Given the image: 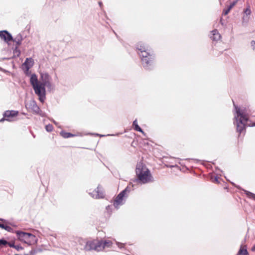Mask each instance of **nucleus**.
I'll list each match as a JSON object with an SVG mask.
<instances>
[{
    "instance_id": "1",
    "label": "nucleus",
    "mask_w": 255,
    "mask_h": 255,
    "mask_svg": "<svg viewBox=\"0 0 255 255\" xmlns=\"http://www.w3.org/2000/svg\"><path fill=\"white\" fill-rule=\"evenodd\" d=\"M40 80L37 76L33 74L31 75L30 82L35 94L38 97L39 100L43 103L46 99V88L48 91L54 90V85L52 83L51 76L46 72L40 73Z\"/></svg>"
},
{
    "instance_id": "2",
    "label": "nucleus",
    "mask_w": 255,
    "mask_h": 255,
    "mask_svg": "<svg viewBox=\"0 0 255 255\" xmlns=\"http://www.w3.org/2000/svg\"><path fill=\"white\" fill-rule=\"evenodd\" d=\"M236 115L235 116L236 119V125L238 131L241 132L245 128L246 125L249 126H255L254 125L248 124L247 123L248 120V116L247 113V110L245 109H240L236 107Z\"/></svg>"
},
{
    "instance_id": "3",
    "label": "nucleus",
    "mask_w": 255,
    "mask_h": 255,
    "mask_svg": "<svg viewBox=\"0 0 255 255\" xmlns=\"http://www.w3.org/2000/svg\"><path fill=\"white\" fill-rule=\"evenodd\" d=\"M136 174L138 180L142 183H147L153 181L149 170L142 163H139L137 164Z\"/></svg>"
},
{
    "instance_id": "4",
    "label": "nucleus",
    "mask_w": 255,
    "mask_h": 255,
    "mask_svg": "<svg viewBox=\"0 0 255 255\" xmlns=\"http://www.w3.org/2000/svg\"><path fill=\"white\" fill-rule=\"evenodd\" d=\"M137 49L140 51V56L142 58V62L144 66H147L152 61V56L147 51V47L142 42H139L137 45Z\"/></svg>"
},
{
    "instance_id": "5",
    "label": "nucleus",
    "mask_w": 255,
    "mask_h": 255,
    "mask_svg": "<svg viewBox=\"0 0 255 255\" xmlns=\"http://www.w3.org/2000/svg\"><path fill=\"white\" fill-rule=\"evenodd\" d=\"M17 239L20 242H23L29 245L34 244L37 243V239L33 235L19 231L15 232Z\"/></svg>"
},
{
    "instance_id": "6",
    "label": "nucleus",
    "mask_w": 255,
    "mask_h": 255,
    "mask_svg": "<svg viewBox=\"0 0 255 255\" xmlns=\"http://www.w3.org/2000/svg\"><path fill=\"white\" fill-rule=\"evenodd\" d=\"M102 241L93 240L88 241L85 246V250L87 251L95 250L97 251H102L104 249Z\"/></svg>"
},
{
    "instance_id": "7",
    "label": "nucleus",
    "mask_w": 255,
    "mask_h": 255,
    "mask_svg": "<svg viewBox=\"0 0 255 255\" xmlns=\"http://www.w3.org/2000/svg\"><path fill=\"white\" fill-rule=\"evenodd\" d=\"M127 191H129L128 190V187H127L125 190L119 194L116 197L114 203V206L116 208H118L120 206L124 203L125 195Z\"/></svg>"
},
{
    "instance_id": "8",
    "label": "nucleus",
    "mask_w": 255,
    "mask_h": 255,
    "mask_svg": "<svg viewBox=\"0 0 255 255\" xmlns=\"http://www.w3.org/2000/svg\"><path fill=\"white\" fill-rule=\"evenodd\" d=\"M17 114L18 112L16 111H7L3 114L4 118L1 119L0 122L3 121L4 120L12 121L14 120L13 118L16 117Z\"/></svg>"
},
{
    "instance_id": "9",
    "label": "nucleus",
    "mask_w": 255,
    "mask_h": 255,
    "mask_svg": "<svg viewBox=\"0 0 255 255\" xmlns=\"http://www.w3.org/2000/svg\"><path fill=\"white\" fill-rule=\"evenodd\" d=\"M25 107L28 110L35 113H38L39 112V107L37 106L35 101L33 100H30L27 102L25 104Z\"/></svg>"
},
{
    "instance_id": "10",
    "label": "nucleus",
    "mask_w": 255,
    "mask_h": 255,
    "mask_svg": "<svg viewBox=\"0 0 255 255\" xmlns=\"http://www.w3.org/2000/svg\"><path fill=\"white\" fill-rule=\"evenodd\" d=\"M91 196L95 198H102L104 196V194L102 188L98 186L96 190L93 191L92 193H90Z\"/></svg>"
},
{
    "instance_id": "11",
    "label": "nucleus",
    "mask_w": 255,
    "mask_h": 255,
    "mask_svg": "<svg viewBox=\"0 0 255 255\" xmlns=\"http://www.w3.org/2000/svg\"><path fill=\"white\" fill-rule=\"evenodd\" d=\"M34 64V60L32 58H26L24 63L22 64V68L25 73L28 72Z\"/></svg>"
},
{
    "instance_id": "12",
    "label": "nucleus",
    "mask_w": 255,
    "mask_h": 255,
    "mask_svg": "<svg viewBox=\"0 0 255 255\" xmlns=\"http://www.w3.org/2000/svg\"><path fill=\"white\" fill-rule=\"evenodd\" d=\"M0 37L7 42L12 40V36L6 31H0Z\"/></svg>"
},
{
    "instance_id": "13",
    "label": "nucleus",
    "mask_w": 255,
    "mask_h": 255,
    "mask_svg": "<svg viewBox=\"0 0 255 255\" xmlns=\"http://www.w3.org/2000/svg\"><path fill=\"white\" fill-rule=\"evenodd\" d=\"M211 38L213 40L218 41L220 40L221 36L217 30H214L212 31V36Z\"/></svg>"
},
{
    "instance_id": "14",
    "label": "nucleus",
    "mask_w": 255,
    "mask_h": 255,
    "mask_svg": "<svg viewBox=\"0 0 255 255\" xmlns=\"http://www.w3.org/2000/svg\"><path fill=\"white\" fill-rule=\"evenodd\" d=\"M238 255H248L247 249L245 246H241Z\"/></svg>"
},
{
    "instance_id": "15",
    "label": "nucleus",
    "mask_w": 255,
    "mask_h": 255,
    "mask_svg": "<svg viewBox=\"0 0 255 255\" xmlns=\"http://www.w3.org/2000/svg\"><path fill=\"white\" fill-rule=\"evenodd\" d=\"M133 126L134 127V129L138 131H140L141 132H143L141 128L138 126L137 125V120H135L133 122Z\"/></svg>"
},
{
    "instance_id": "16",
    "label": "nucleus",
    "mask_w": 255,
    "mask_h": 255,
    "mask_svg": "<svg viewBox=\"0 0 255 255\" xmlns=\"http://www.w3.org/2000/svg\"><path fill=\"white\" fill-rule=\"evenodd\" d=\"M103 246L104 247V248L106 247L109 248L110 247L113 243L112 241L110 240H105V241H103Z\"/></svg>"
},
{
    "instance_id": "17",
    "label": "nucleus",
    "mask_w": 255,
    "mask_h": 255,
    "mask_svg": "<svg viewBox=\"0 0 255 255\" xmlns=\"http://www.w3.org/2000/svg\"><path fill=\"white\" fill-rule=\"evenodd\" d=\"M60 134L61 136H62L64 138H68V137L73 136V135H72V134H71L70 133L66 132H64V131L61 132Z\"/></svg>"
},
{
    "instance_id": "18",
    "label": "nucleus",
    "mask_w": 255,
    "mask_h": 255,
    "mask_svg": "<svg viewBox=\"0 0 255 255\" xmlns=\"http://www.w3.org/2000/svg\"><path fill=\"white\" fill-rule=\"evenodd\" d=\"M0 227L2 229H4V230H5L8 232H10L11 230V228L10 227L7 226H5L3 224H0Z\"/></svg>"
},
{
    "instance_id": "19",
    "label": "nucleus",
    "mask_w": 255,
    "mask_h": 255,
    "mask_svg": "<svg viewBox=\"0 0 255 255\" xmlns=\"http://www.w3.org/2000/svg\"><path fill=\"white\" fill-rule=\"evenodd\" d=\"M246 193L247 194V195L250 197V198H255V195L252 193H251L249 191H246Z\"/></svg>"
},
{
    "instance_id": "20",
    "label": "nucleus",
    "mask_w": 255,
    "mask_h": 255,
    "mask_svg": "<svg viewBox=\"0 0 255 255\" xmlns=\"http://www.w3.org/2000/svg\"><path fill=\"white\" fill-rule=\"evenodd\" d=\"M45 128L47 131H51L53 129V127L51 125H48L46 126Z\"/></svg>"
},
{
    "instance_id": "21",
    "label": "nucleus",
    "mask_w": 255,
    "mask_h": 255,
    "mask_svg": "<svg viewBox=\"0 0 255 255\" xmlns=\"http://www.w3.org/2000/svg\"><path fill=\"white\" fill-rule=\"evenodd\" d=\"M7 242V244H6V245H8L10 247H11V248H14L15 249H17L16 247L14 245V242H12V243H8L7 241H6ZM2 245H1L0 246V247ZM5 245V244L4 245Z\"/></svg>"
},
{
    "instance_id": "22",
    "label": "nucleus",
    "mask_w": 255,
    "mask_h": 255,
    "mask_svg": "<svg viewBox=\"0 0 255 255\" xmlns=\"http://www.w3.org/2000/svg\"><path fill=\"white\" fill-rule=\"evenodd\" d=\"M14 55L18 56L20 55V52L19 49L15 48L13 52Z\"/></svg>"
},
{
    "instance_id": "23",
    "label": "nucleus",
    "mask_w": 255,
    "mask_h": 255,
    "mask_svg": "<svg viewBox=\"0 0 255 255\" xmlns=\"http://www.w3.org/2000/svg\"><path fill=\"white\" fill-rule=\"evenodd\" d=\"M238 0H236L235 1H233L232 3H231L229 7L231 9L236 4Z\"/></svg>"
},
{
    "instance_id": "24",
    "label": "nucleus",
    "mask_w": 255,
    "mask_h": 255,
    "mask_svg": "<svg viewBox=\"0 0 255 255\" xmlns=\"http://www.w3.org/2000/svg\"><path fill=\"white\" fill-rule=\"evenodd\" d=\"M231 9L228 7L227 8V9H224L223 10V13L225 15H227L229 12V11H230Z\"/></svg>"
},
{
    "instance_id": "25",
    "label": "nucleus",
    "mask_w": 255,
    "mask_h": 255,
    "mask_svg": "<svg viewBox=\"0 0 255 255\" xmlns=\"http://www.w3.org/2000/svg\"><path fill=\"white\" fill-rule=\"evenodd\" d=\"M245 13L247 15H250L251 13V9L249 8H247L245 10Z\"/></svg>"
},
{
    "instance_id": "26",
    "label": "nucleus",
    "mask_w": 255,
    "mask_h": 255,
    "mask_svg": "<svg viewBox=\"0 0 255 255\" xmlns=\"http://www.w3.org/2000/svg\"><path fill=\"white\" fill-rule=\"evenodd\" d=\"M7 244V242L4 240H0V246L1 245H5Z\"/></svg>"
},
{
    "instance_id": "27",
    "label": "nucleus",
    "mask_w": 255,
    "mask_h": 255,
    "mask_svg": "<svg viewBox=\"0 0 255 255\" xmlns=\"http://www.w3.org/2000/svg\"><path fill=\"white\" fill-rule=\"evenodd\" d=\"M251 45L253 46V48L255 49V41H252L251 42Z\"/></svg>"
},
{
    "instance_id": "28",
    "label": "nucleus",
    "mask_w": 255,
    "mask_h": 255,
    "mask_svg": "<svg viewBox=\"0 0 255 255\" xmlns=\"http://www.w3.org/2000/svg\"><path fill=\"white\" fill-rule=\"evenodd\" d=\"M117 245H118V246L120 248H121V246L122 245V244L121 243H120L119 242H117L116 243Z\"/></svg>"
},
{
    "instance_id": "29",
    "label": "nucleus",
    "mask_w": 255,
    "mask_h": 255,
    "mask_svg": "<svg viewBox=\"0 0 255 255\" xmlns=\"http://www.w3.org/2000/svg\"><path fill=\"white\" fill-rule=\"evenodd\" d=\"M252 251H255V245L252 248Z\"/></svg>"
},
{
    "instance_id": "30",
    "label": "nucleus",
    "mask_w": 255,
    "mask_h": 255,
    "mask_svg": "<svg viewBox=\"0 0 255 255\" xmlns=\"http://www.w3.org/2000/svg\"><path fill=\"white\" fill-rule=\"evenodd\" d=\"M16 247L17 248V249H16L17 250H18L20 248V247L19 246H16Z\"/></svg>"
}]
</instances>
